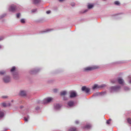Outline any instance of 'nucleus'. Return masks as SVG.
Instances as JSON below:
<instances>
[{
    "label": "nucleus",
    "mask_w": 131,
    "mask_h": 131,
    "mask_svg": "<svg viewBox=\"0 0 131 131\" xmlns=\"http://www.w3.org/2000/svg\"><path fill=\"white\" fill-rule=\"evenodd\" d=\"M57 91V90L56 89H54V91L55 92H56Z\"/></svg>",
    "instance_id": "obj_40"
},
{
    "label": "nucleus",
    "mask_w": 131,
    "mask_h": 131,
    "mask_svg": "<svg viewBox=\"0 0 131 131\" xmlns=\"http://www.w3.org/2000/svg\"><path fill=\"white\" fill-rule=\"evenodd\" d=\"M51 11L50 10H49L47 11L46 13L47 14H49L51 13Z\"/></svg>",
    "instance_id": "obj_34"
},
{
    "label": "nucleus",
    "mask_w": 131,
    "mask_h": 131,
    "mask_svg": "<svg viewBox=\"0 0 131 131\" xmlns=\"http://www.w3.org/2000/svg\"><path fill=\"white\" fill-rule=\"evenodd\" d=\"M79 122L78 121H75V123L76 124H78L79 123Z\"/></svg>",
    "instance_id": "obj_37"
},
{
    "label": "nucleus",
    "mask_w": 131,
    "mask_h": 131,
    "mask_svg": "<svg viewBox=\"0 0 131 131\" xmlns=\"http://www.w3.org/2000/svg\"><path fill=\"white\" fill-rule=\"evenodd\" d=\"M37 11V9H33L32 10V12H35Z\"/></svg>",
    "instance_id": "obj_35"
},
{
    "label": "nucleus",
    "mask_w": 131,
    "mask_h": 131,
    "mask_svg": "<svg viewBox=\"0 0 131 131\" xmlns=\"http://www.w3.org/2000/svg\"><path fill=\"white\" fill-rule=\"evenodd\" d=\"M87 11H88V10H87V9H86V10H85L84 11V13L86 12Z\"/></svg>",
    "instance_id": "obj_39"
},
{
    "label": "nucleus",
    "mask_w": 131,
    "mask_h": 131,
    "mask_svg": "<svg viewBox=\"0 0 131 131\" xmlns=\"http://www.w3.org/2000/svg\"><path fill=\"white\" fill-rule=\"evenodd\" d=\"M3 80L5 82L7 83L10 81V79L9 77L5 76Z\"/></svg>",
    "instance_id": "obj_6"
},
{
    "label": "nucleus",
    "mask_w": 131,
    "mask_h": 131,
    "mask_svg": "<svg viewBox=\"0 0 131 131\" xmlns=\"http://www.w3.org/2000/svg\"><path fill=\"white\" fill-rule=\"evenodd\" d=\"M61 107V106L59 104H56L54 105V108L56 110L59 109Z\"/></svg>",
    "instance_id": "obj_13"
},
{
    "label": "nucleus",
    "mask_w": 131,
    "mask_h": 131,
    "mask_svg": "<svg viewBox=\"0 0 131 131\" xmlns=\"http://www.w3.org/2000/svg\"><path fill=\"white\" fill-rule=\"evenodd\" d=\"M72 6H74V5L73 4V5H72Z\"/></svg>",
    "instance_id": "obj_46"
},
{
    "label": "nucleus",
    "mask_w": 131,
    "mask_h": 131,
    "mask_svg": "<svg viewBox=\"0 0 131 131\" xmlns=\"http://www.w3.org/2000/svg\"><path fill=\"white\" fill-rule=\"evenodd\" d=\"M37 72V71L36 70H31L30 71V73L31 74H33L36 73Z\"/></svg>",
    "instance_id": "obj_21"
},
{
    "label": "nucleus",
    "mask_w": 131,
    "mask_h": 131,
    "mask_svg": "<svg viewBox=\"0 0 131 131\" xmlns=\"http://www.w3.org/2000/svg\"><path fill=\"white\" fill-rule=\"evenodd\" d=\"M99 68V67L94 66L93 67H88L84 68V71H91L92 70L97 69Z\"/></svg>",
    "instance_id": "obj_4"
},
{
    "label": "nucleus",
    "mask_w": 131,
    "mask_h": 131,
    "mask_svg": "<svg viewBox=\"0 0 131 131\" xmlns=\"http://www.w3.org/2000/svg\"><path fill=\"white\" fill-rule=\"evenodd\" d=\"M106 92H102L101 93H96L95 94H94L93 95V96H96L99 95H103L104 94H105Z\"/></svg>",
    "instance_id": "obj_11"
},
{
    "label": "nucleus",
    "mask_w": 131,
    "mask_h": 131,
    "mask_svg": "<svg viewBox=\"0 0 131 131\" xmlns=\"http://www.w3.org/2000/svg\"><path fill=\"white\" fill-rule=\"evenodd\" d=\"M115 4L117 5H119L120 3L119 1H116L114 2Z\"/></svg>",
    "instance_id": "obj_22"
},
{
    "label": "nucleus",
    "mask_w": 131,
    "mask_h": 131,
    "mask_svg": "<svg viewBox=\"0 0 131 131\" xmlns=\"http://www.w3.org/2000/svg\"><path fill=\"white\" fill-rule=\"evenodd\" d=\"M106 85L105 84H102L100 85L97 84H95L92 87L93 90L97 89H101L105 86Z\"/></svg>",
    "instance_id": "obj_3"
},
{
    "label": "nucleus",
    "mask_w": 131,
    "mask_h": 131,
    "mask_svg": "<svg viewBox=\"0 0 131 131\" xmlns=\"http://www.w3.org/2000/svg\"><path fill=\"white\" fill-rule=\"evenodd\" d=\"M128 123L129 124H131V119L130 118H128L127 119Z\"/></svg>",
    "instance_id": "obj_23"
},
{
    "label": "nucleus",
    "mask_w": 131,
    "mask_h": 131,
    "mask_svg": "<svg viewBox=\"0 0 131 131\" xmlns=\"http://www.w3.org/2000/svg\"><path fill=\"white\" fill-rule=\"evenodd\" d=\"M82 90L83 91H85L86 93H88L90 91V89L87 88L85 86H83L82 88Z\"/></svg>",
    "instance_id": "obj_9"
},
{
    "label": "nucleus",
    "mask_w": 131,
    "mask_h": 131,
    "mask_svg": "<svg viewBox=\"0 0 131 131\" xmlns=\"http://www.w3.org/2000/svg\"><path fill=\"white\" fill-rule=\"evenodd\" d=\"M67 92L66 91H63L61 92H60V94L61 96H63L66 95L67 94Z\"/></svg>",
    "instance_id": "obj_14"
},
{
    "label": "nucleus",
    "mask_w": 131,
    "mask_h": 131,
    "mask_svg": "<svg viewBox=\"0 0 131 131\" xmlns=\"http://www.w3.org/2000/svg\"><path fill=\"white\" fill-rule=\"evenodd\" d=\"M53 100V99L51 97H48L44 99L42 103L44 104H46L50 102Z\"/></svg>",
    "instance_id": "obj_2"
},
{
    "label": "nucleus",
    "mask_w": 131,
    "mask_h": 131,
    "mask_svg": "<svg viewBox=\"0 0 131 131\" xmlns=\"http://www.w3.org/2000/svg\"><path fill=\"white\" fill-rule=\"evenodd\" d=\"M15 67H13L10 70L11 71L13 72L15 70Z\"/></svg>",
    "instance_id": "obj_25"
},
{
    "label": "nucleus",
    "mask_w": 131,
    "mask_h": 131,
    "mask_svg": "<svg viewBox=\"0 0 131 131\" xmlns=\"http://www.w3.org/2000/svg\"><path fill=\"white\" fill-rule=\"evenodd\" d=\"M20 16V13H19L17 14V17L18 18H19Z\"/></svg>",
    "instance_id": "obj_28"
},
{
    "label": "nucleus",
    "mask_w": 131,
    "mask_h": 131,
    "mask_svg": "<svg viewBox=\"0 0 131 131\" xmlns=\"http://www.w3.org/2000/svg\"><path fill=\"white\" fill-rule=\"evenodd\" d=\"M91 125L90 124H87L86 125L85 128L87 129H90L91 127Z\"/></svg>",
    "instance_id": "obj_18"
},
{
    "label": "nucleus",
    "mask_w": 131,
    "mask_h": 131,
    "mask_svg": "<svg viewBox=\"0 0 131 131\" xmlns=\"http://www.w3.org/2000/svg\"><path fill=\"white\" fill-rule=\"evenodd\" d=\"M124 89L126 91L128 90L129 89L127 87H125Z\"/></svg>",
    "instance_id": "obj_29"
},
{
    "label": "nucleus",
    "mask_w": 131,
    "mask_h": 131,
    "mask_svg": "<svg viewBox=\"0 0 131 131\" xmlns=\"http://www.w3.org/2000/svg\"><path fill=\"white\" fill-rule=\"evenodd\" d=\"M93 5L92 4H89L88 6V8L89 9H90L92 8L93 7Z\"/></svg>",
    "instance_id": "obj_19"
},
{
    "label": "nucleus",
    "mask_w": 131,
    "mask_h": 131,
    "mask_svg": "<svg viewBox=\"0 0 131 131\" xmlns=\"http://www.w3.org/2000/svg\"><path fill=\"white\" fill-rule=\"evenodd\" d=\"M5 73V72L4 71H0V74H1L3 75Z\"/></svg>",
    "instance_id": "obj_26"
},
{
    "label": "nucleus",
    "mask_w": 131,
    "mask_h": 131,
    "mask_svg": "<svg viewBox=\"0 0 131 131\" xmlns=\"http://www.w3.org/2000/svg\"><path fill=\"white\" fill-rule=\"evenodd\" d=\"M111 83H114L116 82V80L115 79H111Z\"/></svg>",
    "instance_id": "obj_24"
},
{
    "label": "nucleus",
    "mask_w": 131,
    "mask_h": 131,
    "mask_svg": "<svg viewBox=\"0 0 131 131\" xmlns=\"http://www.w3.org/2000/svg\"><path fill=\"white\" fill-rule=\"evenodd\" d=\"M64 0H59V1L60 2H62L64 1Z\"/></svg>",
    "instance_id": "obj_42"
},
{
    "label": "nucleus",
    "mask_w": 131,
    "mask_h": 131,
    "mask_svg": "<svg viewBox=\"0 0 131 131\" xmlns=\"http://www.w3.org/2000/svg\"><path fill=\"white\" fill-rule=\"evenodd\" d=\"M68 105L70 107H71L73 106L74 103L72 101H70L68 103Z\"/></svg>",
    "instance_id": "obj_12"
},
{
    "label": "nucleus",
    "mask_w": 131,
    "mask_h": 131,
    "mask_svg": "<svg viewBox=\"0 0 131 131\" xmlns=\"http://www.w3.org/2000/svg\"><path fill=\"white\" fill-rule=\"evenodd\" d=\"M70 97L72 98L75 97L77 96V93L75 91H72L70 92Z\"/></svg>",
    "instance_id": "obj_7"
},
{
    "label": "nucleus",
    "mask_w": 131,
    "mask_h": 131,
    "mask_svg": "<svg viewBox=\"0 0 131 131\" xmlns=\"http://www.w3.org/2000/svg\"><path fill=\"white\" fill-rule=\"evenodd\" d=\"M40 1V0H33V2L35 4H37Z\"/></svg>",
    "instance_id": "obj_17"
},
{
    "label": "nucleus",
    "mask_w": 131,
    "mask_h": 131,
    "mask_svg": "<svg viewBox=\"0 0 131 131\" xmlns=\"http://www.w3.org/2000/svg\"><path fill=\"white\" fill-rule=\"evenodd\" d=\"M64 100H67V98H65V97H64Z\"/></svg>",
    "instance_id": "obj_41"
},
{
    "label": "nucleus",
    "mask_w": 131,
    "mask_h": 131,
    "mask_svg": "<svg viewBox=\"0 0 131 131\" xmlns=\"http://www.w3.org/2000/svg\"><path fill=\"white\" fill-rule=\"evenodd\" d=\"M20 22L22 23H25V20L24 19H22L20 20Z\"/></svg>",
    "instance_id": "obj_20"
},
{
    "label": "nucleus",
    "mask_w": 131,
    "mask_h": 131,
    "mask_svg": "<svg viewBox=\"0 0 131 131\" xmlns=\"http://www.w3.org/2000/svg\"><path fill=\"white\" fill-rule=\"evenodd\" d=\"M5 16V15L4 16H2V18H3V17H4Z\"/></svg>",
    "instance_id": "obj_45"
},
{
    "label": "nucleus",
    "mask_w": 131,
    "mask_h": 131,
    "mask_svg": "<svg viewBox=\"0 0 131 131\" xmlns=\"http://www.w3.org/2000/svg\"><path fill=\"white\" fill-rule=\"evenodd\" d=\"M76 129L75 127H72L69 130V131H75Z\"/></svg>",
    "instance_id": "obj_16"
},
{
    "label": "nucleus",
    "mask_w": 131,
    "mask_h": 131,
    "mask_svg": "<svg viewBox=\"0 0 131 131\" xmlns=\"http://www.w3.org/2000/svg\"><path fill=\"white\" fill-rule=\"evenodd\" d=\"M24 120L25 122H27L28 121V118H26V117H24Z\"/></svg>",
    "instance_id": "obj_30"
},
{
    "label": "nucleus",
    "mask_w": 131,
    "mask_h": 131,
    "mask_svg": "<svg viewBox=\"0 0 131 131\" xmlns=\"http://www.w3.org/2000/svg\"><path fill=\"white\" fill-rule=\"evenodd\" d=\"M2 48V46L0 45V48Z\"/></svg>",
    "instance_id": "obj_43"
},
{
    "label": "nucleus",
    "mask_w": 131,
    "mask_h": 131,
    "mask_svg": "<svg viewBox=\"0 0 131 131\" xmlns=\"http://www.w3.org/2000/svg\"><path fill=\"white\" fill-rule=\"evenodd\" d=\"M4 114V112L2 111L0 112V119L3 117Z\"/></svg>",
    "instance_id": "obj_15"
},
{
    "label": "nucleus",
    "mask_w": 131,
    "mask_h": 131,
    "mask_svg": "<svg viewBox=\"0 0 131 131\" xmlns=\"http://www.w3.org/2000/svg\"><path fill=\"white\" fill-rule=\"evenodd\" d=\"M52 29H49V30H46V31H43V32H48V31H51V30H52Z\"/></svg>",
    "instance_id": "obj_33"
},
{
    "label": "nucleus",
    "mask_w": 131,
    "mask_h": 131,
    "mask_svg": "<svg viewBox=\"0 0 131 131\" xmlns=\"http://www.w3.org/2000/svg\"><path fill=\"white\" fill-rule=\"evenodd\" d=\"M4 38V37H0V41L3 40Z\"/></svg>",
    "instance_id": "obj_32"
},
{
    "label": "nucleus",
    "mask_w": 131,
    "mask_h": 131,
    "mask_svg": "<svg viewBox=\"0 0 131 131\" xmlns=\"http://www.w3.org/2000/svg\"><path fill=\"white\" fill-rule=\"evenodd\" d=\"M9 10L10 11L14 12L16 10V6L14 5H12L10 6Z\"/></svg>",
    "instance_id": "obj_5"
},
{
    "label": "nucleus",
    "mask_w": 131,
    "mask_h": 131,
    "mask_svg": "<svg viewBox=\"0 0 131 131\" xmlns=\"http://www.w3.org/2000/svg\"><path fill=\"white\" fill-rule=\"evenodd\" d=\"M111 121V119H109L108 121H107L106 122V123L107 124H110V121Z\"/></svg>",
    "instance_id": "obj_31"
},
{
    "label": "nucleus",
    "mask_w": 131,
    "mask_h": 131,
    "mask_svg": "<svg viewBox=\"0 0 131 131\" xmlns=\"http://www.w3.org/2000/svg\"><path fill=\"white\" fill-rule=\"evenodd\" d=\"M2 105L4 107L6 106L7 105L5 103H2Z\"/></svg>",
    "instance_id": "obj_27"
},
{
    "label": "nucleus",
    "mask_w": 131,
    "mask_h": 131,
    "mask_svg": "<svg viewBox=\"0 0 131 131\" xmlns=\"http://www.w3.org/2000/svg\"><path fill=\"white\" fill-rule=\"evenodd\" d=\"M120 89L121 86L119 85L112 86L110 88V91L111 92H118L119 91Z\"/></svg>",
    "instance_id": "obj_1"
},
{
    "label": "nucleus",
    "mask_w": 131,
    "mask_h": 131,
    "mask_svg": "<svg viewBox=\"0 0 131 131\" xmlns=\"http://www.w3.org/2000/svg\"><path fill=\"white\" fill-rule=\"evenodd\" d=\"M72 6H74V5L73 4V5H72Z\"/></svg>",
    "instance_id": "obj_47"
},
{
    "label": "nucleus",
    "mask_w": 131,
    "mask_h": 131,
    "mask_svg": "<svg viewBox=\"0 0 131 131\" xmlns=\"http://www.w3.org/2000/svg\"><path fill=\"white\" fill-rule=\"evenodd\" d=\"M19 94L22 96H25L26 95V92L24 91H21L20 92Z\"/></svg>",
    "instance_id": "obj_10"
},
{
    "label": "nucleus",
    "mask_w": 131,
    "mask_h": 131,
    "mask_svg": "<svg viewBox=\"0 0 131 131\" xmlns=\"http://www.w3.org/2000/svg\"><path fill=\"white\" fill-rule=\"evenodd\" d=\"M129 83H131V79L129 80Z\"/></svg>",
    "instance_id": "obj_38"
},
{
    "label": "nucleus",
    "mask_w": 131,
    "mask_h": 131,
    "mask_svg": "<svg viewBox=\"0 0 131 131\" xmlns=\"http://www.w3.org/2000/svg\"><path fill=\"white\" fill-rule=\"evenodd\" d=\"M117 80L118 83L119 84H121L122 85H124V81L122 79L120 78H119Z\"/></svg>",
    "instance_id": "obj_8"
},
{
    "label": "nucleus",
    "mask_w": 131,
    "mask_h": 131,
    "mask_svg": "<svg viewBox=\"0 0 131 131\" xmlns=\"http://www.w3.org/2000/svg\"><path fill=\"white\" fill-rule=\"evenodd\" d=\"M29 118V117H28V118Z\"/></svg>",
    "instance_id": "obj_48"
},
{
    "label": "nucleus",
    "mask_w": 131,
    "mask_h": 131,
    "mask_svg": "<svg viewBox=\"0 0 131 131\" xmlns=\"http://www.w3.org/2000/svg\"><path fill=\"white\" fill-rule=\"evenodd\" d=\"M8 97V96H2V97L3 98L6 99Z\"/></svg>",
    "instance_id": "obj_36"
},
{
    "label": "nucleus",
    "mask_w": 131,
    "mask_h": 131,
    "mask_svg": "<svg viewBox=\"0 0 131 131\" xmlns=\"http://www.w3.org/2000/svg\"><path fill=\"white\" fill-rule=\"evenodd\" d=\"M14 78L15 79H17V78H16L15 77V76H14Z\"/></svg>",
    "instance_id": "obj_44"
}]
</instances>
